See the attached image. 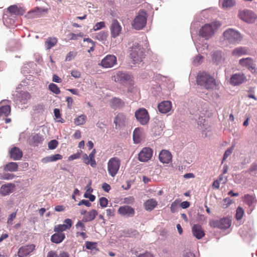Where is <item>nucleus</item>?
Instances as JSON below:
<instances>
[{"instance_id": "63", "label": "nucleus", "mask_w": 257, "mask_h": 257, "mask_svg": "<svg viewBox=\"0 0 257 257\" xmlns=\"http://www.w3.org/2000/svg\"><path fill=\"white\" fill-rule=\"evenodd\" d=\"M82 159L83 160V162L85 164L87 165H90L91 166V162L90 160L89 157L87 156V154H84L82 156Z\"/></svg>"}, {"instance_id": "45", "label": "nucleus", "mask_w": 257, "mask_h": 257, "mask_svg": "<svg viewBox=\"0 0 257 257\" xmlns=\"http://www.w3.org/2000/svg\"><path fill=\"white\" fill-rule=\"evenodd\" d=\"M95 152H96L95 149H93L88 156L89 157L90 160L91 162V166L93 168L95 167L96 166V161L94 159V155H95Z\"/></svg>"}, {"instance_id": "55", "label": "nucleus", "mask_w": 257, "mask_h": 257, "mask_svg": "<svg viewBox=\"0 0 257 257\" xmlns=\"http://www.w3.org/2000/svg\"><path fill=\"white\" fill-rule=\"evenodd\" d=\"M108 204V200L104 197H102L99 199V204L100 206L102 208L105 207L107 206Z\"/></svg>"}, {"instance_id": "50", "label": "nucleus", "mask_w": 257, "mask_h": 257, "mask_svg": "<svg viewBox=\"0 0 257 257\" xmlns=\"http://www.w3.org/2000/svg\"><path fill=\"white\" fill-rule=\"evenodd\" d=\"M199 21H194L192 23L191 25L190 30L191 34H193L194 32H196L198 28L199 27Z\"/></svg>"}, {"instance_id": "9", "label": "nucleus", "mask_w": 257, "mask_h": 257, "mask_svg": "<svg viewBox=\"0 0 257 257\" xmlns=\"http://www.w3.org/2000/svg\"><path fill=\"white\" fill-rule=\"evenodd\" d=\"M135 117L138 122L143 125L148 123L150 120V116L148 111L144 108H141L135 112Z\"/></svg>"}, {"instance_id": "1", "label": "nucleus", "mask_w": 257, "mask_h": 257, "mask_svg": "<svg viewBox=\"0 0 257 257\" xmlns=\"http://www.w3.org/2000/svg\"><path fill=\"white\" fill-rule=\"evenodd\" d=\"M130 56L135 64H140L145 58L144 49L140 43L133 42L129 44Z\"/></svg>"}, {"instance_id": "8", "label": "nucleus", "mask_w": 257, "mask_h": 257, "mask_svg": "<svg viewBox=\"0 0 257 257\" xmlns=\"http://www.w3.org/2000/svg\"><path fill=\"white\" fill-rule=\"evenodd\" d=\"M209 224L213 228L226 229L231 226V220L229 217H224L220 219L212 220L209 222Z\"/></svg>"}, {"instance_id": "60", "label": "nucleus", "mask_w": 257, "mask_h": 257, "mask_svg": "<svg viewBox=\"0 0 257 257\" xmlns=\"http://www.w3.org/2000/svg\"><path fill=\"white\" fill-rule=\"evenodd\" d=\"M50 157L52 162L61 160L63 158L62 155L58 154L50 156Z\"/></svg>"}, {"instance_id": "20", "label": "nucleus", "mask_w": 257, "mask_h": 257, "mask_svg": "<svg viewBox=\"0 0 257 257\" xmlns=\"http://www.w3.org/2000/svg\"><path fill=\"white\" fill-rule=\"evenodd\" d=\"M6 100H4L0 102V118L4 119L11 113V107L9 104H5Z\"/></svg>"}, {"instance_id": "23", "label": "nucleus", "mask_w": 257, "mask_h": 257, "mask_svg": "<svg viewBox=\"0 0 257 257\" xmlns=\"http://www.w3.org/2000/svg\"><path fill=\"white\" fill-rule=\"evenodd\" d=\"M158 108L161 113H167L171 110L172 103L168 100L162 101L159 103Z\"/></svg>"}, {"instance_id": "11", "label": "nucleus", "mask_w": 257, "mask_h": 257, "mask_svg": "<svg viewBox=\"0 0 257 257\" xmlns=\"http://www.w3.org/2000/svg\"><path fill=\"white\" fill-rule=\"evenodd\" d=\"M239 65L242 67L247 68L251 73L255 72V64L253 59L251 57L240 59L239 60Z\"/></svg>"}, {"instance_id": "18", "label": "nucleus", "mask_w": 257, "mask_h": 257, "mask_svg": "<svg viewBox=\"0 0 257 257\" xmlns=\"http://www.w3.org/2000/svg\"><path fill=\"white\" fill-rule=\"evenodd\" d=\"M191 103L192 104L190 105L189 108L190 113L196 116L194 119H196L197 118L200 119V117L202 116L199 113L201 112L202 110V107H200L201 105L200 102L195 101L192 102Z\"/></svg>"}, {"instance_id": "30", "label": "nucleus", "mask_w": 257, "mask_h": 257, "mask_svg": "<svg viewBox=\"0 0 257 257\" xmlns=\"http://www.w3.org/2000/svg\"><path fill=\"white\" fill-rule=\"evenodd\" d=\"M65 238L64 233L62 232H57L51 236V240L52 242L59 243L61 242Z\"/></svg>"}, {"instance_id": "24", "label": "nucleus", "mask_w": 257, "mask_h": 257, "mask_svg": "<svg viewBox=\"0 0 257 257\" xmlns=\"http://www.w3.org/2000/svg\"><path fill=\"white\" fill-rule=\"evenodd\" d=\"M159 160L163 163L168 164L172 160V155L169 151L163 150L159 154Z\"/></svg>"}, {"instance_id": "17", "label": "nucleus", "mask_w": 257, "mask_h": 257, "mask_svg": "<svg viewBox=\"0 0 257 257\" xmlns=\"http://www.w3.org/2000/svg\"><path fill=\"white\" fill-rule=\"evenodd\" d=\"M110 34L111 37L115 38L119 36L121 31V27L119 23L116 20H113L111 24Z\"/></svg>"}, {"instance_id": "14", "label": "nucleus", "mask_w": 257, "mask_h": 257, "mask_svg": "<svg viewBox=\"0 0 257 257\" xmlns=\"http://www.w3.org/2000/svg\"><path fill=\"white\" fill-rule=\"evenodd\" d=\"M116 57L114 55H107L101 61V65L103 68H111L116 64Z\"/></svg>"}, {"instance_id": "37", "label": "nucleus", "mask_w": 257, "mask_h": 257, "mask_svg": "<svg viewBox=\"0 0 257 257\" xmlns=\"http://www.w3.org/2000/svg\"><path fill=\"white\" fill-rule=\"evenodd\" d=\"M196 49L198 52L207 54L208 53V50L209 46L208 45L205 43L202 44H198L196 45Z\"/></svg>"}, {"instance_id": "64", "label": "nucleus", "mask_w": 257, "mask_h": 257, "mask_svg": "<svg viewBox=\"0 0 257 257\" xmlns=\"http://www.w3.org/2000/svg\"><path fill=\"white\" fill-rule=\"evenodd\" d=\"M15 175L13 174L10 173H6L1 178V179L4 180H12L15 177Z\"/></svg>"}, {"instance_id": "21", "label": "nucleus", "mask_w": 257, "mask_h": 257, "mask_svg": "<svg viewBox=\"0 0 257 257\" xmlns=\"http://www.w3.org/2000/svg\"><path fill=\"white\" fill-rule=\"evenodd\" d=\"M34 244H30L21 247L18 252L19 257H24L29 254L35 249Z\"/></svg>"}, {"instance_id": "4", "label": "nucleus", "mask_w": 257, "mask_h": 257, "mask_svg": "<svg viewBox=\"0 0 257 257\" xmlns=\"http://www.w3.org/2000/svg\"><path fill=\"white\" fill-rule=\"evenodd\" d=\"M113 80L124 86L133 84L131 75L127 72L118 71L112 77Z\"/></svg>"}, {"instance_id": "12", "label": "nucleus", "mask_w": 257, "mask_h": 257, "mask_svg": "<svg viewBox=\"0 0 257 257\" xmlns=\"http://www.w3.org/2000/svg\"><path fill=\"white\" fill-rule=\"evenodd\" d=\"M30 99V94L26 91H18L15 95V99L17 104H25L27 103Z\"/></svg>"}, {"instance_id": "57", "label": "nucleus", "mask_w": 257, "mask_h": 257, "mask_svg": "<svg viewBox=\"0 0 257 257\" xmlns=\"http://www.w3.org/2000/svg\"><path fill=\"white\" fill-rule=\"evenodd\" d=\"M76 56V53L73 52V51H70L69 52L66 57V58H65V61H71L72 59H73Z\"/></svg>"}, {"instance_id": "38", "label": "nucleus", "mask_w": 257, "mask_h": 257, "mask_svg": "<svg viewBox=\"0 0 257 257\" xmlns=\"http://www.w3.org/2000/svg\"><path fill=\"white\" fill-rule=\"evenodd\" d=\"M33 110L35 113L42 114L45 110V106L42 103L37 104L33 106Z\"/></svg>"}, {"instance_id": "58", "label": "nucleus", "mask_w": 257, "mask_h": 257, "mask_svg": "<svg viewBox=\"0 0 257 257\" xmlns=\"http://www.w3.org/2000/svg\"><path fill=\"white\" fill-rule=\"evenodd\" d=\"M178 208V203L176 202V201H174L173 202H172L170 207L171 211L172 213H175L176 211H177Z\"/></svg>"}, {"instance_id": "32", "label": "nucleus", "mask_w": 257, "mask_h": 257, "mask_svg": "<svg viewBox=\"0 0 257 257\" xmlns=\"http://www.w3.org/2000/svg\"><path fill=\"white\" fill-rule=\"evenodd\" d=\"M8 10L11 14L15 15H22L24 13L23 9L21 8H19L16 5L10 6Z\"/></svg>"}, {"instance_id": "31", "label": "nucleus", "mask_w": 257, "mask_h": 257, "mask_svg": "<svg viewBox=\"0 0 257 257\" xmlns=\"http://www.w3.org/2000/svg\"><path fill=\"white\" fill-rule=\"evenodd\" d=\"M248 54V50L245 47H239L235 48L232 52L234 56H241Z\"/></svg>"}, {"instance_id": "43", "label": "nucleus", "mask_w": 257, "mask_h": 257, "mask_svg": "<svg viewBox=\"0 0 257 257\" xmlns=\"http://www.w3.org/2000/svg\"><path fill=\"white\" fill-rule=\"evenodd\" d=\"M49 89L50 91L56 94L60 93V90L57 85L54 83H50L49 85Z\"/></svg>"}, {"instance_id": "52", "label": "nucleus", "mask_w": 257, "mask_h": 257, "mask_svg": "<svg viewBox=\"0 0 257 257\" xmlns=\"http://www.w3.org/2000/svg\"><path fill=\"white\" fill-rule=\"evenodd\" d=\"M58 142L55 140L50 141L48 144V148L51 150H53L56 148L58 145Z\"/></svg>"}, {"instance_id": "26", "label": "nucleus", "mask_w": 257, "mask_h": 257, "mask_svg": "<svg viewBox=\"0 0 257 257\" xmlns=\"http://www.w3.org/2000/svg\"><path fill=\"white\" fill-rule=\"evenodd\" d=\"M15 187L13 183L3 185L0 188V194L3 196L8 195L13 192Z\"/></svg>"}, {"instance_id": "19", "label": "nucleus", "mask_w": 257, "mask_h": 257, "mask_svg": "<svg viewBox=\"0 0 257 257\" xmlns=\"http://www.w3.org/2000/svg\"><path fill=\"white\" fill-rule=\"evenodd\" d=\"M118 212L120 215L127 217H133L135 213V209L127 205L120 207L118 210Z\"/></svg>"}, {"instance_id": "16", "label": "nucleus", "mask_w": 257, "mask_h": 257, "mask_svg": "<svg viewBox=\"0 0 257 257\" xmlns=\"http://www.w3.org/2000/svg\"><path fill=\"white\" fill-rule=\"evenodd\" d=\"M246 80L245 76L240 73L233 74L230 79V83L232 85L237 86Z\"/></svg>"}, {"instance_id": "15", "label": "nucleus", "mask_w": 257, "mask_h": 257, "mask_svg": "<svg viewBox=\"0 0 257 257\" xmlns=\"http://www.w3.org/2000/svg\"><path fill=\"white\" fill-rule=\"evenodd\" d=\"M48 12V9L47 8L36 7L29 12L28 16L30 18H40Z\"/></svg>"}, {"instance_id": "41", "label": "nucleus", "mask_w": 257, "mask_h": 257, "mask_svg": "<svg viewBox=\"0 0 257 257\" xmlns=\"http://www.w3.org/2000/svg\"><path fill=\"white\" fill-rule=\"evenodd\" d=\"M212 56L213 61L217 64L221 60V52L220 51H216L213 52Z\"/></svg>"}, {"instance_id": "7", "label": "nucleus", "mask_w": 257, "mask_h": 257, "mask_svg": "<svg viewBox=\"0 0 257 257\" xmlns=\"http://www.w3.org/2000/svg\"><path fill=\"white\" fill-rule=\"evenodd\" d=\"M121 164L120 159L117 157L111 158L107 162V171L112 177H115L117 174Z\"/></svg>"}, {"instance_id": "2", "label": "nucleus", "mask_w": 257, "mask_h": 257, "mask_svg": "<svg viewBox=\"0 0 257 257\" xmlns=\"http://www.w3.org/2000/svg\"><path fill=\"white\" fill-rule=\"evenodd\" d=\"M196 81L198 85L207 90L212 89L216 86L215 79L205 72H199L197 76Z\"/></svg>"}, {"instance_id": "27", "label": "nucleus", "mask_w": 257, "mask_h": 257, "mask_svg": "<svg viewBox=\"0 0 257 257\" xmlns=\"http://www.w3.org/2000/svg\"><path fill=\"white\" fill-rule=\"evenodd\" d=\"M158 202L156 199L152 198L146 200L144 203L145 209L148 211L153 210L157 205Z\"/></svg>"}, {"instance_id": "33", "label": "nucleus", "mask_w": 257, "mask_h": 257, "mask_svg": "<svg viewBox=\"0 0 257 257\" xmlns=\"http://www.w3.org/2000/svg\"><path fill=\"white\" fill-rule=\"evenodd\" d=\"M97 211L93 209L91 211L88 212L83 218V221L84 222H88L93 220L97 215Z\"/></svg>"}, {"instance_id": "22", "label": "nucleus", "mask_w": 257, "mask_h": 257, "mask_svg": "<svg viewBox=\"0 0 257 257\" xmlns=\"http://www.w3.org/2000/svg\"><path fill=\"white\" fill-rule=\"evenodd\" d=\"M192 232L193 236L198 239H201L205 235L204 230L199 224L193 225L192 227Z\"/></svg>"}, {"instance_id": "61", "label": "nucleus", "mask_w": 257, "mask_h": 257, "mask_svg": "<svg viewBox=\"0 0 257 257\" xmlns=\"http://www.w3.org/2000/svg\"><path fill=\"white\" fill-rule=\"evenodd\" d=\"M84 197L86 198H88L91 202L94 201L95 199V196L94 195L87 192L84 193Z\"/></svg>"}, {"instance_id": "62", "label": "nucleus", "mask_w": 257, "mask_h": 257, "mask_svg": "<svg viewBox=\"0 0 257 257\" xmlns=\"http://www.w3.org/2000/svg\"><path fill=\"white\" fill-rule=\"evenodd\" d=\"M76 228L77 229H79V228H80L81 230H82V231L86 230V227L84 224L80 221H78L76 223Z\"/></svg>"}, {"instance_id": "51", "label": "nucleus", "mask_w": 257, "mask_h": 257, "mask_svg": "<svg viewBox=\"0 0 257 257\" xmlns=\"http://www.w3.org/2000/svg\"><path fill=\"white\" fill-rule=\"evenodd\" d=\"M66 226L64 224H59L55 226L54 230L55 232H62L63 231L67 230Z\"/></svg>"}, {"instance_id": "46", "label": "nucleus", "mask_w": 257, "mask_h": 257, "mask_svg": "<svg viewBox=\"0 0 257 257\" xmlns=\"http://www.w3.org/2000/svg\"><path fill=\"white\" fill-rule=\"evenodd\" d=\"M33 140L34 141V143L36 145H38L39 144L41 143L43 141L44 139L41 135L37 134L34 136Z\"/></svg>"}, {"instance_id": "36", "label": "nucleus", "mask_w": 257, "mask_h": 257, "mask_svg": "<svg viewBox=\"0 0 257 257\" xmlns=\"http://www.w3.org/2000/svg\"><path fill=\"white\" fill-rule=\"evenodd\" d=\"M18 165L16 162H10L4 167V170L10 172H15L18 170Z\"/></svg>"}, {"instance_id": "13", "label": "nucleus", "mask_w": 257, "mask_h": 257, "mask_svg": "<svg viewBox=\"0 0 257 257\" xmlns=\"http://www.w3.org/2000/svg\"><path fill=\"white\" fill-rule=\"evenodd\" d=\"M153 155V150L148 147L144 148L138 155V160L142 162H146L151 159Z\"/></svg>"}, {"instance_id": "3", "label": "nucleus", "mask_w": 257, "mask_h": 257, "mask_svg": "<svg viewBox=\"0 0 257 257\" xmlns=\"http://www.w3.org/2000/svg\"><path fill=\"white\" fill-rule=\"evenodd\" d=\"M220 26V24L218 22L205 24L200 30L199 35L206 40L209 39Z\"/></svg>"}, {"instance_id": "39", "label": "nucleus", "mask_w": 257, "mask_h": 257, "mask_svg": "<svg viewBox=\"0 0 257 257\" xmlns=\"http://www.w3.org/2000/svg\"><path fill=\"white\" fill-rule=\"evenodd\" d=\"M57 40L55 38H49L45 42V46L47 49L52 48L57 43Z\"/></svg>"}, {"instance_id": "47", "label": "nucleus", "mask_w": 257, "mask_h": 257, "mask_svg": "<svg viewBox=\"0 0 257 257\" xmlns=\"http://www.w3.org/2000/svg\"><path fill=\"white\" fill-rule=\"evenodd\" d=\"M244 214V210L243 209L238 207L236 210V215H235V218L236 219L238 220L242 218L243 215Z\"/></svg>"}, {"instance_id": "59", "label": "nucleus", "mask_w": 257, "mask_h": 257, "mask_svg": "<svg viewBox=\"0 0 257 257\" xmlns=\"http://www.w3.org/2000/svg\"><path fill=\"white\" fill-rule=\"evenodd\" d=\"M64 225L67 229H70L72 226V222L71 219L67 218L64 220Z\"/></svg>"}, {"instance_id": "35", "label": "nucleus", "mask_w": 257, "mask_h": 257, "mask_svg": "<svg viewBox=\"0 0 257 257\" xmlns=\"http://www.w3.org/2000/svg\"><path fill=\"white\" fill-rule=\"evenodd\" d=\"M108 33L106 31H101L95 34L94 38L99 41H104L106 40Z\"/></svg>"}, {"instance_id": "29", "label": "nucleus", "mask_w": 257, "mask_h": 257, "mask_svg": "<svg viewBox=\"0 0 257 257\" xmlns=\"http://www.w3.org/2000/svg\"><path fill=\"white\" fill-rule=\"evenodd\" d=\"M244 202L251 208V210H252L256 204V200L252 195L247 194L244 196Z\"/></svg>"}, {"instance_id": "56", "label": "nucleus", "mask_w": 257, "mask_h": 257, "mask_svg": "<svg viewBox=\"0 0 257 257\" xmlns=\"http://www.w3.org/2000/svg\"><path fill=\"white\" fill-rule=\"evenodd\" d=\"M16 212H13L9 216L7 221V223L8 224L12 225L13 224V221L14 219L16 218Z\"/></svg>"}, {"instance_id": "54", "label": "nucleus", "mask_w": 257, "mask_h": 257, "mask_svg": "<svg viewBox=\"0 0 257 257\" xmlns=\"http://www.w3.org/2000/svg\"><path fill=\"white\" fill-rule=\"evenodd\" d=\"M202 59L203 57L200 55L196 56L193 61V64L197 66L202 62Z\"/></svg>"}, {"instance_id": "10", "label": "nucleus", "mask_w": 257, "mask_h": 257, "mask_svg": "<svg viewBox=\"0 0 257 257\" xmlns=\"http://www.w3.org/2000/svg\"><path fill=\"white\" fill-rule=\"evenodd\" d=\"M239 18L244 22L248 23H252L256 19V15L252 11L245 10L240 11L238 14Z\"/></svg>"}, {"instance_id": "53", "label": "nucleus", "mask_w": 257, "mask_h": 257, "mask_svg": "<svg viewBox=\"0 0 257 257\" xmlns=\"http://www.w3.org/2000/svg\"><path fill=\"white\" fill-rule=\"evenodd\" d=\"M105 27V23L104 22H100L97 23L93 27L94 31H98L103 28Z\"/></svg>"}, {"instance_id": "25", "label": "nucleus", "mask_w": 257, "mask_h": 257, "mask_svg": "<svg viewBox=\"0 0 257 257\" xmlns=\"http://www.w3.org/2000/svg\"><path fill=\"white\" fill-rule=\"evenodd\" d=\"M126 117L122 113H118L114 120V123L115 124L116 129L122 127L125 125Z\"/></svg>"}, {"instance_id": "49", "label": "nucleus", "mask_w": 257, "mask_h": 257, "mask_svg": "<svg viewBox=\"0 0 257 257\" xmlns=\"http://www.w3.org/2000/svg\"><path fill=\"white\" fill-rule=\"evenodd\" d=\"M96 242L87 241L85 242V247L87 249L93 250L96 248Z\"/></svg>"}, {"instance_id": "44", "label": "nucleus", "mask_w": 257, "mask_h": 257, "mask_svg": "<svg viewBox=\"0 0 257 257\" xmlns=\"http://www.w3.org/2000/svg\"><path fill=\"white\" fill-rule=\"evenodd\" d=\"M112 104L116 107H121L124 105V103L120 98L115 97L112 100Z\"/></svg>"}, {"instance_id": "48", "label": "nucleus", "mask_w": 257, "mask_h": 257, "mask_svg": "<svg viewBox=\"0 0 257 257\" xmlns=\"http://www.w3.org/2000/svg\"><path fill=\"white\" fill-rule=\"evenodd\" d=\"M234 148V145L232 146L231 147L228 148L225 152H224V154L223 155V160L222 161V163H223V161L225 160H226L228 156H229L232 153L233 149Z\"/></svg>"}, {"instance_id": "34", "label": "nucleus", "mask_w": 257, "mask_h": 257, "mask_svg": "<svg viewBox=\"0 0 257 257\" xmlns=\"http://www.w3.org/2000/svg\"><path fill=\"white\" fill-rule=\"evenodd\" d=\"M142 129L140 127H137L133 132V140L136 144H139L141 141Z\"/></svg>"}, {"instance_id": "6", "label": "nucleus", "mask_w": 257, "mask_h": 257, "mask_svg": "<svg viewBox=\"0 0 257 257\" xmlns=\"http://www.w3.org/2000/svg\"><path fill=\"white\" fill-rule=\"evenodd\" d=\"M224 40L230 44L238 43L241 40L240 33L233 29H228L223 33Z\"/></svg>"}, {"instance_id": "5", "label": "nucleus", "mask_w": 257, "mask_h": 257, "mask_svg": "<svg viewBox=\"0 0 257 257\" xmlns=\"http://www.w3.org/2000/svg\"><path fill=\"white\" fill-rule=\"evenodd\" d=\"M147 13L144 10L140 11L132 23V27L136 30L143 29L146 24Z\"/></svg>"}, {"instance_id": "40", "label": "nucleus", "mask_w": 257, "mask_h": 257, "mask_svg": "<svg viewBox=\"0 0 257 257\" xmlns=\"http://www.w3.org/2000/svg\"><path fill=\"white\" fill-rule=\"evenodd\" d=\"M236 4L235 0H223L222 3V7L224 9H230Z\"/></svg>"}, {"instance_id": "42", "label": "nucleus", "mask_w": 257, "mask_h": 257, "mask_svg": "<svg viewBox=\"0 0 257 257\" xmlns=\"http://www.w3.org/2000/svg\"><path fill=\"white\" fill-rule=\"evenodd\" d=\"M86 116L81 114L74 119V123L77 125L83 124L86 121Z\"/></svg>"}, {"instance_id": "28", "label": "nucleus", "mask_w": 257, "mask_h": 257, "mask_svg": "<svg viewBox=\"0 0 257 257\" xmlns=\"http://www.w3.org/2000/svg\"><path fill=\"white\" fill-rule=\"evenodd\" d=\"M10 156L14 160H19L23 156L22 152L17 147H14L10 152Z\"/></svg>"}]
</instances>
